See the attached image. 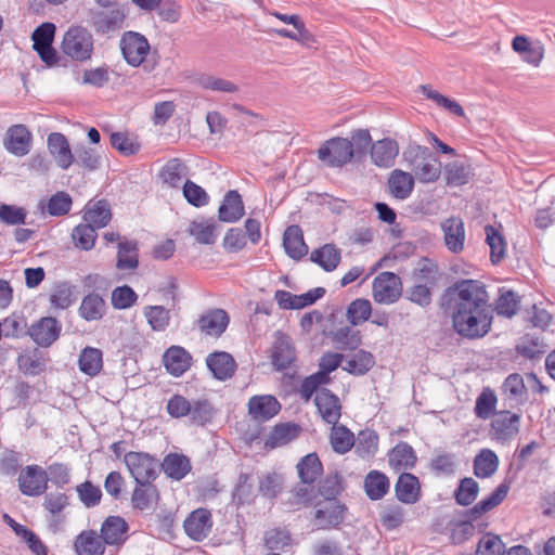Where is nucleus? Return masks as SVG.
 Wrapping results in <instances>:
<instances>
[{
  "instance_id": "57",
  "label": "nucleus",
  "mask_w": 555,
  "mask_h": 555,
  "mask_svg": "<svg viewBox=\"0 0 555 555\" xmlns=\"http://www.w3.org/2000/svg\"><path fill=\"white\" fill-rule=\"evenodd\" d=\"M372 313L370 300L357 298L350 302L347 309V320L353 326L360 325L369 320Z\"/></svg>"
},
{
  "instance_id": "20",
  "label": "nucleus",
  "mask_w": 555,
  "mask_h": 555,
  "mask_svg": "<svg viewBox=\"0 0 555 555\" xmlns=\"http://www.w3.org/2000/svg\"><path fill=\"white\" fill-rule=\"evenodd\" d=\"M370 154L374 165L380 168H390L399 154V145L396 140L384 138L372 144Z\"/></svg>"
},
{
  "instance_id": "21",
  "label": "nucleus",
  "mask_w": 555,
  "mask_h": 555,
  "mask_svg": "<svg viewBox=\"0 0 555 555\" xmlns=\"http://www.w3.org/2000/svg\"><path fill=\"white\" fill-rule=\"evenodd\" d=\"M444 244L447 248L454 254L464 249L465 228L464 222L459 217H450L441 223Z\"/></svg>"
},
{
  "instance_id": "6",
  "label": "nucleus",
  "mask_w": 555,
  "mask_h": 555,
  "mask_svg": "<svg viewBox=\"0 0 555 555\" xmlns=\"http://www.w3.org/2000/svg\"><path fill=\"white\" fill-rule=\"evenodd\" d=\"M124 462L137 483L151 482L157 477L158 462L149 453L130 451Z\"/></svg>"
},
{
  "instance_id": "44",
  "label": "nucleus",
  "mask_w": 555,
  "mask_h": 555,
  "mask_svg": "<svg viewBox=\"0 0 555 555\" xmlns=\"http://www.w3.org/2000/svg\"><path fill=\"white\" fill-rule=\"evenodd\" d=\"M139 245L137 241H122L118 243L117 262L118 270H135L139 266Z\"/></svg>"
},
{
  "instance_id": "8",
  "label": "nucleus",
  "mask_w": 555,
  "mask_h": 555,
  "mask_svg": "<svg viewBox=\"0 0 555 555\" xmlns=\"http://www.w3.org/2000/svg\"><path fill=\"white\" fill-rule=\"evenodd\" d=\"M120 49L126 62L133 67H138L149 54L150 43L140 33L126 31L120 39Z\"/></svg>"
},
{
  "instance_id": "38",
  "label": "nucleus",
  "mask_w": 555,
  "mask_h": 555,
  "mask_svg": "<svg viewBox=\"0 0 555 555\" xmlns=\"http://www.w3.org/2000/svg\"><path fill=\"white\" fill-rule=\"evenodd\" d=\"M77 555H104L105 543L94 530H85L75 540Z\"/></svg>"
},
{
  "instance_id": "7",
  "label": "nucleus",
  "mask_w": 555,
  "mask_h": 555,
  "mask_svg": "<svg viewBox=\"0 0 555 555\" xmlns=\"http://www.w3.org/2000/svg\"><path fill=\"white\" fill-rule=\"evenodd\" d=\"M401 280L393 272H382L373 281V299L378 304L391 305L402 295Z\"/></svg>"
},
{
  "instance_id": "28",
  "label": "nucleus",
  "mask_w": 555,
  "mask_h": 555,
  "mask_svg": "<svg viewBox=\"0 0 555 555\" xmlns=\"http://www.w3.org/2000/svg\"><path fill=\"white\" fill-rule=\"evenodd\" d=\"M163 361L166 370L173 376L183 375L192 364V356L180 346L169 347L164 356Z\"/></svg>"
},
{
  "instance_id": "37",
  "label": "nucleus",
  "mask_w": 555,
  "mask_h": 555,
  "mask_svg": "<svg viewBox=\"0 0 555 555\" xmlns=\"http://www.w3.org/2000/svg\"><path fill=\"white\" fill-rule=\"evenodd\" d=\"M387 185L389 193L397 199L408 198L414 189V176L401 169L391 171Z\"/></svg>"
},
{
  "instance_id": "15",
  "label": "nucleus",
  "mask_w": 555,
  "mask_h": 555,
  "mask_svg": "<svg viewBox=\"0 0 555 555\" xmlns=\"http://www.w3.org/2000/svg\"><path fill=\"white\" fill-rule=\"evenodd\" d=\"M31 133L25 125L11 126L5 133L3 145L15 156H25L30 151Z\"/></svg>"
},
{
  "instance_id": "11",
  "label": "nucleus",
  "mask_w": 555,
  "mask_h": 555,
  "mask_svg": "<svg viewBox=\"0 0 555 555\" xmlns=\"http://www.w3.org/2000/svg\"><path fill=\"white\" fill-rule=\"evenodd\" d=\"M346 506L337 500H325L315 506L314 520L318 529L338 527L345 519Z\"/></svg>"
},
{
  "instance_id": "36",
  "label": "nucleus",
  "mask_w": 555,
  "mask_h": 555,
  "mask_svg": "<svg viewBox=\"0 0 555 555\" xmlns=\"http://www.w3.org/2000/svg\"><path fill=\"white\" fill-rule=\"evenodd\" d=\"M363 488L371 501H378L389 492L390 480L383 472L373 469L364 477Z\"/></svg>"
},
{
  "instance_id": "56",
  "label": "nucleus",
  "mask_w": 555,
  "mask_h": 555,
  "mask_svg": "<svg viewBox=\"0 0 555 555\" xmlns=\"http://www.w3.org/2000/svg\"><path fill=\"white\" fill-rule=\"evenodd\" d=\"M331 444L335 452L345 454L354 447V436L346 426L333 425Z\"/></svg>"
},
{
  "instance_id": "64",
  "label": "nucleus",
  "mask_w": 555,
  "mask_h": 555,
  "mask_svg": "<svg viewBox=\"0 0 555 555\" xmlns=\"http://www.w3.org/2000/svg\"><path fill=\"white\" fill-rule=\"evenodd\" d=\"M74 302L72 287L68 283L62 282L54 286L50 294V304L57 309H67Z\"/></svg>"
},
{
  "instance_id": "63",
  "label": "nucleus",
  "mask_w": 555,
  "mask_h": 555,
  "mask_svg": "<svg viewBox=\"0 0 555 555\" xmlns=\"http://www.w3.org/2000/svg\"><path fill=\"white\" fill-rule=\"evenodd\" d=\"M447 184L460 186L468 182L469 170L460 162H451L444 166Z\"/></svg>"
},
{
  "instance_id": "58",
  "label": "nucleus",
  "mask_w": 555,
  "mask_h": 555,
  "mask_svg": "<svg viewBox=\"0 0 555 555\" xmlns=\"http://www.w3.org/2000/svg\"><path fill=\"white\" fill-rule=\"evenodd\" d=\"M233 501L237 505L251 503L254 499V485L251 482V475L241 473L237 478L236 486L232 492Z\"/></svg>"
},
{
  "instance_id": "50",
  "label": "nucleus",
  "mask_w": 555,
  "mask_h": 555,
  "mask_svg": "<svg viewBox=\"0 0 555 555\" xmlns=\"http://www.w3.org/2000/svg\"><path fill=\"white\" fill-rule=\"evenodd\" d=\"M356 453L362 457L374 456L378 450V435L372 429H364L358 434L357 440L354 439Z\"/></svg>"
},
{
  "instance_id": "12",
  "label": "nucleus",
  "mask_w": 555,
  "mask_h": 555,
  "mask_svg": "<svg viewBox=\"0 0 555 555\" xmlns=\"http://www.w3.org/2000/svg\"><path fill=\"white\" fill-rule=\"evenodd\" d=\"M62 331L61 323L53 317H44L28 328L31 339L40 347H50Z\"/></svg>"
},
{
  "instance_id": "17",
  "label": "nucleus",
  "mask_w": 555,
  "mask_h": 555,
  "mask_svg": "<svg viewBox=\"0 0 555 555\" xmlns=\"http://www.w3.org/2000/svg\"><path fill=\"white\" fill-rule=\"evenodd\" d=\"M206 365L212 376L221 382L230 379L236 372L237 364L227 351H214L206 358Z\"/></svg>"
},
{
  "instance_id": "26",
  "label": "nucleus",
  "mask_w": 555,
  "mask_h": 555,
  "mask_svg": "<svg viewBox=\"0 0 555 555\" xmlns=\"http://www.w3.org/2000/svg\"><path fill=\"white\" fill-rule=\"evenodd\" d=\"M126 15L119 10H111L108 12L98 11L92 13L91 26L96 34L107 35L119 30L122 27Z\"/></svg>"
},
{
  "instance_id": "13",
  "label": "nucleus",
  "mask_w": 555,
  "mask_h": 555,
  "mask_svg": "<svg viewBox=\"0 0 555 555\" xmlns=\"http://www.w3.org/2000/svg\"><path fill=\"white\" fill-rule=\"evenodd\" d=\"M183 527L189 538L193 541L201 542L206 539L211 531V513L206 508H197L188 516Z\"/></svg>"
},
{
  "instance_id": "47",
  "label": "nucleus",
  "mask_w": 555,
  "mask_h": 555,
  "mask_svg": "<svg viewBox=\"0 0 555 555\" xmlns=\"http://www.w3.org/2000/svg\"><path fill=\"white\" fill-rule=\"evenodd\" d=\"M79 370L89 376H95L103 367V353L100 349L86 347L78 360Z\"/></svg>"
},
{
  "instance_id": "62",
  "label": "nucleus",
  "mask_w": 555,
  "mask_h": 555,
  "mask_svg": "<svg viewBox=\"0 0 555 555\" xmlns=\"http://www.w3.org/2000/svg\"><path fill=\"white\" fill-rule=\"evenodd\" d=\"M214 415V409L207 399H197L191 402V411L189 413L192 423L205 425L210 422Z\"/></svg>"
},
{
  "instance_id": "54",
  "label": "nucleus",
  "mask_w": 555,
  "mask_h": 555,
  "mask_svg": "<svg viewBox=\"0 0 555 555\" xmlns=\"http://www.w3.org/2000/svg\"><path fill=\"white\" fill-rule=\"evenodd\" d=\"M420 89L427 99L434 101L438 106L446 108L457 117L464 116V109L456 101L444 96L443 94L434 90L429 85H421Z\"/></svg>"
},
{
  "instance_id": "22",
  "label": "nucleus",
  "mask_w": 555,
  "mask_h": 555,
  "mask_svg": "<svg viewBox=\"0 0 555 555\" xmlns=\"http://www.w3.org/2000/svg\"><path fill=\"white\" fill-rule=\"evenodd\" d=\"M281 410L280 402L275 397L254 396L248 401V413L253 420L266 422L275 416Z\"/></svg>"
},
{
  "instance_id": "32",
  "label": "nucleus",
  "mask_w": 555,
  "mask_h": 555,
  "mask_svg": "<svg viewBox=\"0 0 555 555\" xmlns=\"http://www.w3.org/2000/svg\"><path fill=\"white\" fill-rule=\"evenodd\" d=\"M283 246L286 255L294 260H300L308 254V246L299 225L292 224L286 228L283 234Z\"/></svg>"
},
{
  "instance_id": "9",
  "label": "nucleus",
  "mask_w": 555,
  "mask_h": 555,
  "mask_svg": "<svg viewBox=\"0 0 555 555\" xmlns=\"http://www.w3.org/2000/svg\"><path fill=\"white\" fill-rule=\"evenodd\" d=\"M18 489L27 496H39L47 491V472L39 465L33 464L24 467L18 475Z\"/></svg>"
},
{
  "instance_id": "27",
  "label": "nucleus",
  "mask_w": 555,
  "mask_h": 555,
  "mask_svg": "<svg viewBox=\"0 0 555 555\" xmlns=\"http://www.w3.org/2000/svg\"><path fill=\"white\" fill-rule=\"evenodd\" d=\"M152 482L137 483L131 494V505L134 509L141 512L155 509L160 495L157 487Z\"/></svg>"
},
{
  "instance_id": "52",
  "label": "nucleus",
  "mask_w": 555,
  "mask_h": 555,
  "mask_svg": "<svg viewBox=\"0 0 555 555\" xmlns=\"http://www.w3.org/2000/svg\"><path fill=\"white\" fill-rule=\"evenodd\" d=\"M506 545L501 537L493 532H485L477 543L475 555H504Z\"/></svg>"
},
{
  "instance_id": "51",
  "label": "nucleus",
  "mask_w": 555,
  "mask_h": 555,
  "mask_svg": "<svg viewBox=\"0 0 555 555\" xmlns=\"http://www.w3.org/2000/svg\"><path fill=\"white\" fill-rule=\"evenodd\" d=\"M374 364L375 360L373 354L361 349L346 361V365L343 369L352 375L361 376L366 374Z\"/></svg>"
},
{
  "instance_id": "59",
  "label": "nucleus",
  "mask_w": 555,
  "mask_h": 555,
  "mask_svg": "<svg viewBox=\"0 0 555 555\" xmlns=\"http://www.w3.org/2000/svg\"><path fill=\"white\" fill-rule=\"evenodd\" d=\"M76 492L80 502L87 508H92L100 504L102 499V491L98 486H94L91 481L86 480L85 482L76 487Z\"/></svg>"
},
{
  "instance_id": "10",
  "label": "nucleus",
  "mask_w": 555,
  "mask_h": 555,
  "mask_svg": "<svg viewBox=\"0 0 555 555\" xmlns=\"http://www.w3.org/2000/svg\"><path fill=\"white\" fill-rule=\"evenodd\" d=\"M297 351L293 339L282 333H275V339L271 350V363L276 371H284L296 362Z\"/></svg>"
},
{
  "instance_id": "39",
  "label": "nucleus",
  "mask_w": 555,
  "mask_h": 555,
  "mask_svg": "<svg viewBox=\"0 0 555 555\" xmlns=\"http://www.w3.org/2000/svg\"><path fill=\"white\" fill-rule=\"evenodd\" d=\"M341 259L340 249L334 244H325L314 249L310 255V260L319 264L324 271H334Z\"/></svg>"
},
{
  "instance_id": "18",
  "label": "nucleus",
  "mask_w": 555,
  "mask_h": 555,
  "mask_svg": "<svg viewBox=\"0 0 555 555\" xmlns=\"http://www.w3.org/2000/svg\"><path fill=\"white\" fill-rule=\"evenodd\" d=\"M314 403L322 420L332 425H336L340 418L341 405L339 399L327 388H321L315 397Z\"/></svg>"
},
{
  "instance_id": "33",
  "label": "nucleus",
  "mask_w": 555,
  "mask_h": 555,
  "mask_svg": "<svg viewBox=\"0 0 555 555\" xmlns=\"http://www.w3.org/2000/svg\"><path fill=\"white\" fill-rule=\"evenodd\" d=\"M416 462L414 449L405 441H400L388 452L389 466L395 470L411 469Z\"/></svg>"
},
{
  "instance_id": "35",
  "label": "nucleus",
  "mask_w": 555,
  "mask_h": 555,
  "mask_svg": "<svg viewBox=\"0 0 555 555\" xmlns=\"http://www.w3.org/2000/svg\"><path fill=\"white\" fill-rule=\"evenodd\" d=\"M217 221L214 218H199L190 222L188 232L198 244L212 245L217 240Z\"/></svg>"
},
{
  "instance_id": "30",
  "label": "nucleus",
  "mask_w": 555,
  "mask_h": 555,
  "mask_svg": "<svg viewBox=\"0 0 555 555\" xmlns=\"http://www.w3.org/2000/svg\"><path fill=\"white\" fill-rule=\"evenodd\" d=\"M48 149L56 164L62 169H68L75 162L66 137L60 132H53L48 137Z\"/></svg>"
},
{
  "instance_id": "53",
  "label": "nucleus",
  "mask_w": 555,
  "mask_h": 555,
  "mask_svg": "<svg viewBox=\"0 0 555 555\" xmlns=\"http://www.w3.org/2000/svg\"><path fill=\"white\" fill-rule=\"evenodd\" d=\"M98 229L88 222L76 225L72 232L75 246L82 250H91L98 237Z\"/></svg>"
},
{
  "instance_id": "16",
  "label": "nucleus",
  "mask_w": 555,
  "mask_h": 555,
  "mask_svg": "<svg viewBox=\"0 0 555 555\" xmlns=\"http://www.w3.org/2000/svg\"><path fill=\"white\" fill-rule=\"evenodd\" d=\"M395 494L399 502L413 505L422 498V488L420 479L408 472L399 475L395 485Z\"/></svg>"
},
{
  "instance_id": "41",
  "label": "nucleus",
  "mask_w": 555,
  "mask_h": 555,
  "mask_svg": "<svg viewBox=\"0 0 555 555\" xmlns=\"http://www.w3.org/2000/svg\"><path fill=\"white\" fill-rule=\"evenodd\" d=\"M106 304L96 293L86 295L79 307V315L88 321H99L105 314Z\"/></svg>"
},
{
  "instance_id": "43",
  "label": "nucleus",
  "mask_w": 555,
  "mask_h": 555,
  "mask_svg": "<svg viewBox=\"0 0 555 555\" xmlns=\"http://www.w3.org/2000/svg\"><path fill=\"white\" fill-rule=\"evenodd\" d=\"M189 168L180 158L169 159L159 171V178L171 188H179L182 179L188 176Z\"/></svg>"
},
{
  "instance_id": "5",
  "label": "nucleus",
  "mask_w": 555,
  "mask_h": 555,
  "mask_svg": "<svg viewBox=\"0 0 555 555\" xmlns=\"http://www.w3.org/2000/svg\"><path fill=\"white\" fill-rule=\"evenodd\" d=\"M351 145L347 138L335 137L318 150L319 159L331 168H340L352 160Z\"/></svg>"
},
{
  "instance_id": "31",
  "label": "nucleus",
  "mask_w": 555,
  "mask_h": 555,
  "mask_svg": "<svg viewBox=\"0 0 555 555\" xmlns=\"http://www.w3.org/2000/svg\"><path fill=\"white\" fill-rule=\"evenodd\" d=\"M245 215L242 196L236 190H230L218 209V219L223 222L233 223Z\"/></svg>"
},
{
  "instance_id": "61",
  "label": "nucleus",
  "mask_w": 555,
  "mask_h": 555,
  "mask_svg": "<svg viewBox=\"0 0 555 555\" xmlns=\"http://www.w3.org/2000/svg\"><path fill=\"white\" fill-rule=\"evenodd\" d=\"M197 83L201 88L211 91L234 93L238 91V86L234 82L211 75H203Z\"/></svg>"
},
{
  "instance_id": "49",
  "label": "nucleus",
  "mask_w": 555,
  "mask_h": 555,
  "mask_svg": "<svg viewBox=\"0 0 555 555\" xmlns=\"http://www.w3.org/2000/svg\"><path fill=\"white\" fill-rule=\"evenodd\" d=\"M486 242L490 247V260L499 264L506 255V243L503 235L493 225H486Z\"/></svg>"
},
{
  "instance_id": "29",
  "label": "nucleus",
  "mask_w": 555,
  "mask_h": 555,
  "mask_svg": "<svg viewBox=\"0 0 555 555\" xmlns=\"http://www.w3.org/2000/svg\"><path fill=\"white\" fill-rule=\"evenodd\" d=\"M112 219L111 205L106 199H91L83 208L82 220L98 230L106 227Z\"/></svg>"
},
{
  "instance_id": "48",
  "label": "nucleus",
  "mask_w": 555,
  "mask_h": 555,
  "mask_svg": "<svg viewBox=\"0 0 555 555\" xmlns=\"http://www.w3.org/2000/svg\"><path fill=\"white\" fill-rule=\"evenodd\" d=\"M479 489V483L474 478L464 477L460 479L453 493L455 503L464 507L469 506L476 501Z\"/></svg>"
},
{
  "instance_id": "42",
  "label": "nucleus",
  "mask_w": 555,
  "mask_h": 555,
  "mask_svg": "<svg viewBox=\"0 0 555 555\" xmlns=\"http://www.w3.org/2000/svg\"><path fill=\"white\" fill-rule=\"evenodd\" d=\"M162 468L164 473L173 480L183 479L191 470L190 460L178 453H169L165 456Z\"/></svg>"
},
{
  "instance_id": "24",
  "label": "nucleus",
  "mask_w": 555,
  "mask_h": 555,
  "mask_svg": "<svg viewBox=\"0 0 555 555\" xmlns=\"http://www.w3.org/2000/svg\"><path fill=\"white\" fill-rule=\"evenodd\" d=\"M509 486L499 485L487 498L480 500L473 507L463 512V517L478 520L482 515L499 506L507 496Z\"/></svg>"
},
{
  "instance_id": "19",
  "label": "nucleus",
  "mask_w": 555,
  "mask_h": 555,
  "mask_svg": "<svg viewBox=\"0 0 555 555\" xmlns=\"http://www.w3.org/2000/svg\"><path fill=\"white\" fill-rule=\"evenodd\" d=\"M520 415L511 411L499 412L491 423V431L496 440L507 441L519 433Z\"/></svg>"
},
{
  "instance_id": "23",
  "label": "nucleus",
  "mask_w": 555,
  "mask_h": 555,
  "mask_svg": "<svg viewBox=\"0 0 555 555\" xmlns=\"http://www.w3.org/2000/svg\"><path fill=\"white\" fill-rule=\"evenodd\" d=\"M463 518L464 519L462 520H451L449 522V539L450 542L454 545H461L465 543L474 537L477 530L478 532H483L488 527L487 522H479L476 525V519H470V517Z\"/></svg>"
},
{
  "instance_id": "34",
  "label": "nucleus",
  "mask_w": 555,
  "mask_h": 555,
  "mask_svg": "<svg viewBox=\"0 0 555 555\" xmlns=\"http://www.w3.org/2000/svg\"><path fill=\"white\" fill-rule=\"evenodd\" d=\"M301 431L295 423H281L273 427L264 441V448L272 450L295 440Z\"/></svg>"
},
{
  "instance_id": "1",
  "label": "nucleus",
  "mask_w": 555,
  "mask_h": 555,
  "mask_svg": "<svg viewBox=\"0 0 555 555\" xmlns=\"http://www.w3.org/2000/svg\"><path fill=\"white\" fill-rule=\"evenodd\" d=\"M485 283L478 280L461 279L448 286L440 298L443 313L451 319L452 327L461 337L478 339L485 337L493 322V312L512 318L520 306L519 295L504 287L499 288L494 308L489 302Z\"/></svg>"
},
{
  "instance_id": "2",
  "label": "nucleus",
  "mask_w": 555,
  "mask_h": 555,
  "mask_svg": "<svg viewBox=\"0 0 555 555\" xmlns=\"http://www.w3.org/2000/svg\"><path fill=\"white\" fill-rule=\"evenodd\" d=\"M403 158L418 181L430 183L439 179L441 163L429 147L410 144L403 152Z\"/></svg>"
},
{
  "instance_id": "46",
  "label": "nucleus",
  "mask_w": 555,
  "mask_h": 555,
  "mask_svg": "<svg viewBox=\"0 0 555 555\" xmlns=\"http://www.w3.org/2000/svg\"><path fill=\"white\" fill-rule=\"evenodd\" d=\"M331 339L336 349L357 350L362 343L361 333L349 326L340 327L331 333Z\"/></svg>"
},
{
  "instance_id": "60",
  "label": "nucleus",
  "mask_w": 555,
  "mask_h": 555,
  "mask_svg": "<svg viewBox=\"0 0 555 555\" xmlns=\"http://www.w3.org/2000/svg\"><path fill=\"white\" fill-rule=\"evenodd\" d=\"M144 314L154 331H165L169 325V310L163 306H149L145 308Z\"/></svg>"
},
{
  "instance_id": "55",
  "label": "nucleus",
  "mask_w": 555,
  "mask_h": 555,
  "mask_svg": "<svg viewBox=\"0 0 555 555\" xmlns=\"http://www.w3.org/2000/svg\"><path fill=\"white\" fill-rule=\"evenodd\" d=\"M348 143L351 145L352 157L361 159L366 155L374 142H372V137L367 129H356L350 132Z\"/></svg>"
},
{
  "instance_id": "4",
  "label": "nucleus",
  "mask_w": 555,
  "mask_h": 555,
  "mask_svg": "<svg viewBox=\"0 0 555 555\" xmlns=\"http://www.w3.org/2000/svg\"><path fill=\"white\" fill-rule=\"evenodd\" d=\"M56 26L53 23L46 22L39 25L31 35L34 50L49 67L59 65L63 60L52 46Z\"/></svg>"
},
{
  "instance_id": "45",
  "label": "nucleus",
  "mask_w": 555,
  "mask_h": 555,
  "mask_svg": "<svg viewBox=\"0 0 555 555\" xmlns=\"http://www.w3.org/2000/svg\"><path fill=\"white\" fill-rule=\"evenodd\" d=\"M297 469L300 480L312 485L321 476L323 466L317 453H309L299 461Z\"/></svg>"
},
{
  "instance_id": "25",
  "label": "nucleus",
  "mask_w": 555,
  "mask_h": 555,
  "mask_svg": "<svg viewBox=\"0 0 555 555\" xmlns=\"http://www.w3.org/2000/svg\"><path fill=\"white\" fill-rule=\"evenodd\" d=\"M229 322V314L223 309H211L198 319L197 325L205 335L220 337L225 332Z\"/></svg>"
},
{
  "instance_id": "3",
  "label": "nucleus",
  "mask_w": 555,
  "mask_h": 555,
  "mask_svg": "<svg viewBox=\"0 0 555 555\" xmlns=\"http://www.w3.org/2000/svg\"><path fill=\"white\" fill-rule=\"evenodd\" d=\"M61 50L73 61L87 62L93 54V36L82 26H72L63 36Z\"/></svg>"
},
{
  "instance_id": "14",
  "label": "nucleus",
  "mask_w": 555,
  "mask_h": 555,
  "mask_svg": "<svg viewBox=\"0 0 555 555\" xmlns=\"http://www.w3.org/2000/svg\"><path fill=\"white\" fill-rule=\"evenodd\" d=\"M129 525L121 516H108L101 526L100 534L106 545L121 546L128 539Z\"/></svg>"
},
{
  "instance_id": "40",
  "label": "nucleus",
  "mask_w": 555,
  "mask_h": 555,
  "mask_svg": "<svg viewBox=\"0 0 555 555\" xmlns=\"http://www.w3.org/2000/svg\"><path fill=\"white\" fill-rule=\"evenodd\" d=\"M499 457L490 449H481L475 456L473 468L478 478H489L498 470Z\"/></svg>"
}]
</instances>
